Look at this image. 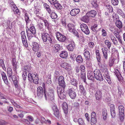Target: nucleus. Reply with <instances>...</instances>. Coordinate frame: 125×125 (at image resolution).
Returning a JSON list of instances; mask_svg holds the SVG:
<instances>
[{"mask_svg": "<svg viewBox=\"0 0 125 125\" xmlns=\"http://www.w3.org/2000/svg\"><path fill=\"white\" fill-rule=\"evenodd\" d=\"M54 92L52 89H50L48 93L46 91V90L44 91V97L46 100L48 99L52 101L53 102L54 101Z\"/></svg>", "mask_w": 125, "mask_h": 125, "instance_id": "obj_1", "label": "nucleus"}, {"mask_svg": "<svg viewBox=\"0 0 125 125\" xmlns=\"http://www.w3.org/2000/svg\"><path fill=\"white\" fill-rule=\"evenodd\" d=\"M28 80L31 83L33 82L35 84H38L39 80L38 76L34 73H29L28 75Z\"/></svg>", "mask_w": 125, "mask_h": 125, "instance_id": "obj_2", "label": "nucleus"}, {"mask_svg": "<svg viewBox=\"0 0 125 125\" xmlns=\"http://www.w3.org/2000/svg\"><path fill=\"white\" fill-rule=\"evenodd\" d=\"M64 89L61 87L57 88V92L59 98L63 100L66 98V93L64 92Z\"/></svg>", "mask_w": 125, "mask_h": 125, "instance_id": "obj_3", "label": "nucleus"}, {"mask_svg": "<svg viewBox=\"0 0 125 125\" xmlns=\"http://www.w3.org/2000/svg\"><path fill=\"white\" fill-rule=\"evenodd\" d=\"M42 38L44 42H48L50 43H52V39L49 35L47 33H42Z\"/></svg>", "mask_w": 125, "mask_h": 125, "instance_id": "obj_4", "label": "nucleus"}, {"mask_svg": "<svg viewBox=\"0 0 125 125\" xmlns=\"http://www.w3.org/2000/svg\"><path fill=\"white\" fill-rule=\"evenodd\" d=\"M119 112L120 118L121 121H123L124 118V108L122 105H120L118 107Z\"/></svg>", "mask_w": 125, "mask_h": 125, "instance_id": "obj_5", "label": "nucleus"}, {"mask_svg": "<svg viewBox=\"0 0 125 125\" xmlns=\"http://www.w3.org/2000/svg\"><path fill=\"white\" fill-rule=\"evenodd\" d=\"M94 76L95 78L97 80L102 81L104 79L100 71L98 69H96L94 71Z\"/></svg>", "mask_w": 125, "mask_h": 125, "instance_id": "obj_6", "label": "nucleus"}, {"mask_svg": "<svg viewBox=\"0 0 125 125\" xmlns=\"http://www.w3.org/2000/svg\"><path fill=\"white\" fill-rule=\"evenodd\" d=\"M46 90L45 88H42L41 87H38L37 90V95L38 98L41 99L44 96V91Z\"/></svg>", "mask_w": 125, "mask_h": 125, "instance_id": "obj_7", "label": "nucleus"}, {"mask_svg": "<svg viewBox=\"0 0 125 125\" xmlns=\"http://www.w3.org/2000/svg\"><path fill=\"white\" fill-rule=\"evenodd\" d=\"M81 29L82 31L86 35L90 33V31L87 25L83 23L80 25Z\"/></svg>", "mask_w": 125, "mask_h": 125, "instance_id": "obj_8", "label": "nucleus"}, {"mask_svg": "<svg viewBox=\"0 0 125 125\" xmlns=\"http://www.w3.org/2000/svg\"><path fill=\"white\" fill-rule=\"evenodd\" d=\"M56 35L57 39L60 42H64L66 40V37L59 32H56Z\"/></svg>", "mask_w": 125, "mask_h": 125, "instance_id": "obj_9", "label": "nucleus"}, {"mask_svg": "<svg viewBox=\"0 0 125 125\" xmlns=\"http://www.w3.org/2000/svg\"><path fill=\"white\" fill-rule=\"evenodd\" d=\"M58 84L61 88L65 89L66 86L65 83L64 81V78L63 76H60L58 78Z\"/></svg>", "mask_w": 125, "mask_h": 125, "instance_id": "obj_10", "label": "nucleus"}, {"mask_svg": "<svg viewBox=\"0 0 125 125\" xmlns=\"http://www.w3.org/2000/svg\"><path fill=\"white\" fill-rule=\"evenodd\" d=\"M67 92L72 99H74L75 98L76 94L73 89L71 88L69 89L68 90Z\"/></svg>", "mask_w": 125, "mask_h": 125, "instance_id": "obj_11", "label": "nucleus"}, {"mask_svg": "<svg viewBox=\"0 0 125 125\" xmlns=\"http://www.w3.org/2000/svg\"><path fill=\"white\" fill-rule=\"evenodd\" d=\"M21 35L22 42L23 45L26 47H27L28 44L25 32L23 31H22L21 33Z\"/></svg>", "mask_w": 125, "mask_h": 125, "instance_id": "obj_12", "label": "nucleus"}, {"mask_svg": "<svg viewBox=\"0 0 125 125\" xmlns=\"http://www.w3.org/2000/svg\"><path fill=\"white\" fill-rule=\"evenodd\" d=\"M91 124L92 125H95L97 122L96 115L94 112H92L91 114Z\"/></svg>", "mask_w": 125, "mask_h": 125, "instance_id": "obj_13", "label": "nucleus"}, {"mask_svg": "<svg viewBox=\"0 0 125 125\" xmlns=\"http://www.w3.org/2000/svg\"><path fill=\"white\" fill-rule=\"evenodd\" d=\"M67 28L69 31L72 32L75 31V26L73 23H69L67 25Z\"/></svg>", "mask_w": 125, "mask_h": 125, "instance_id": "obj_14", "label": "nucleus"}, {"mask_svg": "<svg viewBox=\"0 0 125 125\" xmlns=\"http://www.w3.org/2000/svg\"><path fill=\"white\" fill-rule=\"evenodd\" d=\"M12 5H11V7L12 10L14 12V13L15 14H16L19 15L20 14V12H19V10L17 8L15 5L13 3H12Z\"/></svg>", "mask_w": 125, "mask_h": 125, "instance_id": "obj_15", "label": "nucleus"}, {"mask_svg": "<svg viewBox=\"0 0 125 125\" xmlns=\"http://www.w3.org/2000/svg\"><path fill=\"white\" fill-rule=\"evenodd\" d=\"M115 106L113 104H111L110 105V110L111 116L112 118L115 117L116 113L115 110Z\"/></svg>", "mask_w": 125, "mask_h": 125, "instance_id": "obj_16", "label": "nucleus"}, {"mask_svg": "<svg viewBox=\"0 0 125 125\" xmlns=\"http://www.w3.org/2000/svg\"><path fill=\"white\" fill-rule=\"evenodd\" d=\"M117 59L115 55H111V57L110 58L109 62V65L110 66H112L114 63L115 60Z\"/></svg>", "mask_w": 125, "mask_h": 125, "instance_id": "obj_17", "label": "nucleus"}, {"mask_svg": "<svg viewBox=\"0 0 125 125\" xmlns=\"http://www.w3.org/2000/svg\"><path fill=\"white\" fill-rule=\"evenodd\" d=\"M34 7L35 9L34 11V13L36 16L38 17V18L41 19L42 17H41L40 15V10L39 8V7H37L35 5Z\"/></svg>", "mask_w": 125, "mask_h": 125, "instance_id": "obj_18", "label": "nucleus"}, {"mask_svg": "<svg viewBox=\"0 0 125 125\" xmlns=\"http://www.w3.org/2000/svg\"><path fill=\"white\" fill-rule=\"evenodd\" d=\"M12 61L13 70L14 71H16L17 68V66L18 64L17 62H16L15 56L13 57Z\"/></svg>", "mask_w": 125, "mask_h": 125, "instance_id": "obj_19", "label": "nucleus"}, {"mask_svg": "<svg viewBox=\"0 0 125 125\" xmlns=\"http://www.w3.org/2000/svg\"><path fill=\"white\" fill-rule=\"evenodd\" d=\"M88 79L91 80H93L94 78V72L89 71L88 72L87 74Z\"/></svg>", "mask_w": 125, "mask_h": 125, "instance_id": "obj_20", "label": "nucleus"}, {"mask_svg": "<svg viewBox=\"0 0 125 125\" xmlns=\"http://www.w3.org/2000/svg\"><path fill=\"white\" fill-rule=\"evenodd\" d=\"M102 92L99 90H97L95 93V96L96 100H100L102 98Z\"/></svg>", "mask_w": 125, "mask_h": 125, "instance_id": "obj_21", "label": "nucleus"}, {"mask_svg": "<svg viewBox=\"0 0 125 125\" xmlns=\"http://www.w3.org/2000/svg\"><path fill=\"white\" fill-rule=\"evenodd\" d=\"M96 11L94 10H92L86 13V15L89 17H94L96 15Z\"/></svg>", "mask_w": 125, "mask_h": 125, "instance_id": "obj_22", "label": "nucleus"}, {"mask_svg": "<svg viewBox=\"0 0 125 125\" xmlns=\"http://www.w3.org/2000/svg\"><path fill=\"white\" fill-rule=\"evenodd\" d=\"M79 90L80 92L82 95H85L86 94V91L83 86L81 84L79 85Z\"/></svg>", "mask_w": 125, "mask_h": 125, "instance_id": "obj_23", "label": "nucleus"}, {"mask_svg": "<svg viewBox=\"0 0 125 125\" xmlns=\"http://www.w3.org/2000/svg\"><path fill=\"white\" fill-rule=\"evenodd\" d=\"M80 11L79 9H74L71 10L70 12V14L72 16H74L77 14Z\"/></svg>", "mask_w": 125, "mask_h": 125, "instance_id": "obj_24", "label": "nucleus"}, {"mask_svg": "<svg viewBox=\"0 0 125 125\" xmlns=\"http://www.w3.org/2000/svg\"><path fill=\"white\" fill-rule=\"evenodd\" d=\"M62 107L64 113L67 114L68 112V106L67 103L65 102L63 103L62 104Z\"/></svg>", "mask_w": 125, "mask_h": 125, "instance_id": "obj_25", "label": "nucleus"}, {"mask_svg": "<svg viewBox=\"0 0 125 125\" xmlns=\"http://www.w3.org/2000/svg\"><path fill=\"white\" fill-rule=\"evenodd\" d=\"M75 47V44L74 42H72L67 46V48L69 51H72Z\"/></svg>", "mask_w": 125, "mask_h": 125, "instance_id": "obj_26", "label": "nucleus"}, {"mask_svg": "<svg viewBox=\"0 0 125 125\" xmlns=\"http://www.w3.org/2000/svg\"><path fill=\"white\" fill-rule=\"evenodd\" d=\"M7 74L8 76L9 77H10L12 78V80L13 81V77L12 78V73L11 69L10 67L8 68L7 69Z\"/></svg>", "mask_w": 125, "mask_h": 125, "instance_id": "obj_27", "label": "nucleus"}, {"mask_svg": "<svg viewBox=\"0 0 125 125\" xmlns=\"http://www.w3.org/2000/svg\"><path fill=\"white\" fill-rule=\"evenodd\" d=\"M53 108L54 111V115L56 117L58 118L59 116V112L58 109L56 106H53Z\"/></svg>", "mask_w": 125, "mask_h": 125, "instance_id": "obj_28", "label": "nucleus"}, {"mask_svg": "<svg viewBox=\"0 0 125 125\" xmlns=\"http://www.w3.org/2000/svg\"><path fill=\"white\" fill-rule=\"evenodd\" d=\"M33 50L35 52L37 51L39 49V45L36 42H34L32 44Z\"/></svg>", "mask_w": 125, "mask_h": 125, "instance_id": "obj_29", "label": "nucleus"}, {"mask_svg": "<svg viewBox=\"0 0 125 125\" xmlns=\"http://www.w3.org/2000/svg\"><path fill=\"white\" fill-rule=\"evenodd\" d=\"M1 74L2 79L5 83L6 84L8 85V81L5 73L3 72H2L1 73Z\"/></svg>", "mask_w": 125, "mask_h": 125, "instance_id": "obj_30", "label": "nucleus"}, {"mask_svg": "<svg viewBox=\"0 0 125 125\" xmlns=\"http://www.w3.org/2000/svg\"><path fill=\"white\" fill-rule=\"evenodd\" d=\"M70 83L72 85L77 87L78 82L74 78H70Z\"/></svg>", "mask_w": 125, "mask_h": 125, "instance_id": "obj_31", "label": "nucleus"}, {"mask_svg": "<svg viewBox=\"0 0 125 125\" xmlns=\"http://www.w3.org/2000/svg\"><path fill=\"white\" fill-rule=\"evenodd\" d=\"M102 115L104 119L105 120L107 118V111L106 109L104 108L102 110Z\"/></svg>", "mask_w": 125, "mask_h": 125, "instance_id": "obj_32", "label": "nucleus"}, {"mask_svg": "<svg viewBox=\"0 0 125 125\" xmlns=\"http://www.w3.org/2000/svg\"><path fill=\"white\" fill-rule=\"evenodd\" d=\"M43 6L49 13H51L52 12V10L50 8V6L48 4L45 3L43 4Z\"/></svg>", "mask_w": 125, "mask_h": 125, "instance_id": "obj_33", "label": "nucleus"}, {"mask_svg": "<svg viewBox=\"0 0 125 125\" xmlns=\"http://www.w3.org/2000/svg\"><path fill=\"white\" fill-rule=\"evenodd\" d=\"M43 23L41 22L40 23H37V27L39 30L41 31H43L44 29L43 28Z\"/></svg>", "mask_w": 125, "mask_h": 125, "instance_id": "obj_34", "label": "nucleus"}, {"mask_svg": "<svg viewBox=\"0 0 125 125\" xmlns=\"http://www.w3.org/2000/svg\"><path fill=\"white\" fill-rule=\"evenodd\" d=\"M28 13H26L24 14L25 20L26 23V24L27 25L28 24L30 21V20L29 19V16L28 15Z\"/></svg>", "mask_w": 125, "mask_h": 125, "instance_id": "obj_35", "label": "nucleus"}, {"mask_svg": "<svg viewBox=\"0 0 125 125\" xmlns=\"http://www.w3.org/2000/svg\"><path fill=\"white\" fill-rule=\"evenodd\" d=\"M115 24L116 26L119 29L121 28L122 27V23L120 20H117Z\"/></svg>", "mask_w": 125, "mask_h": 125, "instance_id": "obj_36", "label": "nucleus"}, {"mask_svg": "<svg viewBox=\"0 0 125 125\" xmlns=\"http://www.w3.org/2000/svg\"><path fill=\"white\" fill-rule=\"evenodd\" d=\"M30 31L31 33L33 34V35L36 33V30L35 27L34 26H31L30 28Z\"/></svg>", "mask_w": 125, "mask_h": 125, "instance_id": "obj_37", "label": "nucleus"}, {"mask_svg": "<svg viewBox=\"0 0 125 125\" xmlns=\"http://www.w3.org/2000/svg\"><path fill=\"white\" fill-rule=\"evenodd\" d=\"M104 42L105 44L107 46L108 48L109 49H110L111 46V43L107 40H105Z\"/></svg>", "mask_w": 125, "mask_h": 125, "instance_id": "obj_38", "label": "nucleus"}, {"mask_svg": "<svg viewBox=\"0 0 125 125\" xmlns=\"http://www.w3.org/2000/svg\"><path fill=\"white\" fill-rule=\"evenodd\" d=\"M78 120H79L78 123L79 125H86L84 120L83 118H79L78 119Z\"/></svg>", "mask_w": 125, "mask_h": 125, "instance_id": "obj_39", "label": "nucleus"}, {"mask_svg": "<svg viewBox=\"0 0 125 125\" xmlns=\"http://www.w3.org/2000/svg\"><path fill=\"white\" fill-rule=\"evenodd\" d=\"M51 14V17L53 19H56L57 17V16L56 14L54 12H53L52 10V12L50 13Z\"/></svg>", "mask_w": 125, "mask_h": 125, "instance_id": "obj_40", "label": "nucleus"}, {"mask_svg": "<svg viewBox=\"0 0 125 125\" xmlns=\"http://www.w3.org/2000/svg\"><path fill=\"white\" fill-rule=\"evenodd\" d=\"M81 77L83 81L85 83L86 81V77L85 76V72H81Z\"/></svg>", "mask_w": 125, "mask_h": 125, "instance_id": "obj_41", "label": "nucleus"}, {"mask_svg": "<svg viewBox=\"0 0 125 125\" xmlns=\"http://www.w3.org/2000/svg\"><path fill=\"white\" fill-rule=\"evenodd\" d=\"M89 17L87 16L86 15L82 18V20L84 22H87L89 20Z\"/></svg>", "mask_w": 125, "mask_h": 125, "instance_id": "obj_42", "label": "nucleus"}, {"mask_svg": "<svg viewBox=\"0 0 125 125\" xmlns=\"http://www.w3.org/2000/svg\"><path fill=\"white\" fill-rule=\"evenodd\" d=\"M106 8L107 9L109 12H111L113 11V8L110 5H107L106 6Z\"/></svg>", "mask_w": 125, "mask_h": 125, "instance_id": "obj_43", "label": "nucleus"}, {"mask_svg": "<svg viewBox=\"0 0 125 125\" xmlns=\"http://www.w3.org/2000/svg\"><path fill=\"white\" fill-rule=\"evenodd\" d=\"M0 66L2 67L4 70H5L6 68L5 67L3 60L2 59L0 60Z\"/></svg>", "mask_w": 125, "mask_h": 125, "instance_id": "obj_44", "label": "nucleus"}, {"mask_svg": "<svg viewBox=\"0 0 125 125\" xmlns=\"http://www.w3.org/2000/svg\"><path fill=\"white\" fill-rule=\"evenodd\" d=\"M43 22L44 23V26L45 28L48 29V30L50 31L49 26V23L48 21L46 20H44Z\"/></svg>", "mask_w": 125, "mask_h": 125, "instance_id": "obj_45", "label": "nucleus"}, {"mask_svg": "<svg viewBox=\"0 0 125 125\" xmlns=\"http://www.w3.org/2000/svg\"><path fill=\"white\" fill-rule=\"evenodd\" d=\"M61 66L62 67L65 69H67L69 67V65L68 63L66 62H64L62 63Z\"/></svg>", "mask_w": 125, "mask_h": 125, "instance_id": "obj_46", "label": "nucleus"}, {"mask_svg": "<svg viewBox=\"0 0 125 125\" xmlns=\"http://www.w3.org/2000/svg\"><path fill=\"white\" fill-rule=\"evenodd\" d=\"M54 5L55 7L57 9H61L62 8V6L60 4L58 3V1Z\"/></svg>", "mask_w": 125, "mask_h": 125, "instance_id": "obj_47", "label": "nucleus"}, {"mask_svg": "<svg viewBox=\"0 0 125 125\" xmlns=\"http://www.w3.org/2000/svg\"><path fill=\"white\" fill-rule=\"evenodd\" d=\"M76 60L77 62L80 63L83 61V59L81 55H78L76 58Z\"/></svg>", "mask_w": 125, "mask_h": 125, "instance_id": "obj_48", "label": "nucleus"}, {"mask_svg": "<svg viewBox=\"0 0 125 125\" xmlns=\"http://www.w3.org/2000/svg\"><path fill=\"white\" fill-rule=\"evenodd\" d=\"M117 13L122 16L123 17H125L124 13L120 9H117Z\"/></svg>", "mask_w": 125, "mask_h": 125, "instance_id": "obj_49", "label": "nucleus"}, {"mask_svg": "<svg viewBox=\"0 0 125 125\" xmlns=\"http://www.w3.org/2000/svg\"><path fill=\"white\" fill-rule=\"evenodd\" d=\"M14 23H15L14 22L10 23L9 20H8L7 21V26L8 27L9 29H11L12 27V25H14V24H13Z\"/></svg>", "mask_w": 125, "mask_h": 125, "instance_id": "obj_50", "label": "nucleus"}, {"mask_svg": "<svg viewBox=\"0 0 125 125\" xmlns=\"http://www.w3.org/2000/svg\"><path fill=\"white\" fill-rule=\"evenodd\" d=\"M54 48H55V51L57 52H58L60 49V46L58 44L55 45Z\"/></svg>", "mask_w": 125, "mask_h": 125, "instance_id": "obj_51", "label": "nucleus"}, {"mask_svg": "<svg viewBox=\"0 0 125 125\" xmlns=\"http://www.w3.org/2000/svg\"><path fill=\"white\" fill-rule=\"evenodd\" d=\"M27 35L28 37V39L29 40H30L33 37V34L31 33H29L27 31Z\"/></svg>", "mask_w": 125, "mask_h": 125, "instance_id": "obj_52", "label": "nucleus"}, {"mask_svg": "<svg viewBox=\"0 0 125 125\" xmlns=\"http://www.w3.org/2000/svg\"><path fill=\"white\" fill-rule=\"evenodd\" d=\"M22 76L23 79L25 80L26 79L27 76V72L26 71H23Z\"/></svg>", "mask_w": 125, "mask_h": 125, "instance_id": "obj_53", "label": "nucleus"}, {"mask_svg": "<svg viewBox=\"0 0 125 125\" xmlns=\"http://www.w3.org/2000/svg\"><path fill=\"white\" fill-rule=\"evenodd\" d=\"M91 4L94 7L96 8L97 7L96 0H93V1H92L91 2Z\"/></svg>", "mask_w": 125, "mask_h": 125, "instance_id": "obj_54", "label": "nucleus"}, {"mask_svg": "<svg viewBox=\"0 0 125 125\" xmlns=\"http://www.w3.org/2000/svg\"><path fill=\"white\" fill-rule=\"evenodd\" d=\"M52 5H54L58 1L56 0H48Z\"/></svg>", "mask_w": 125, "mask_h": 125, "instance_id": "obj_55", "label": "nucleus"}, {"mask_svg": "<svg viewBox=\"0 0 125 125\" xmlns=\"http://www.w3.org/2000/svg\"><path fill=\"white\" fill-rule=\"evenodd\" d=\"M88 45L89 47L93 48L95 46V44L93 42H90L88 43Z\"/></svg>", "mask_w": 125, "mask_h": 125, "instance_id": "obj_56", "label": "nucleus"}, {"mask_svg": "<svg viewBox=\"0 0 125 125\" xmlns=\"http://www.w3.org/2000/svg\"><path fill=\"white\" fill-rule=\"evenodd\" d=\"M119 1L118 0H112V3L114 5H116L118 4Z\"/></svg>", "mask_w": 125, "mask_h": 125, "instance_id": "obj_57", "label": "nucleus"}, {"mask_svg": "<svg viewBox=\"0 0 125 125\" xmlns=\"http://www.w3.org/2000/svg\"><path fill=\"white\" fill-rule=\"evenodd\" d=\"M101 31L102 35L104 37L106 36L107 35L106 31L103 29H102Z\"/></svg>", "mask_w": 125, "mask_h": 125, "instance_id": "obj_58", "label": "nucleus"}, {"mask_svg": "<svg viewBox=\"0 0 125 125\" xmlns=\"http://www.w3.org/2000/svg\"><path fill=\"white\" fill-rule=\"evenodd\" d=\"M112 41L113 43L115 45L117 46L119 45L118 42L116 38L112 40Z\"/></svg>", "mask_w": 125, "mask_h": 125, "instance_id": "obj_59", "label": "nucleus"}, {"mask_svg": "<svg viewBox=\"0 0 125 125\" xmlns=\"http://www.w3.org/2000/svg\"><path fill=\"white\" fill-rule=\"evenodd\" d=\"M115 73L117 76H119L120 75H121V73H120V72L119 71L118 69H117L115 70Z\"/></svg>", "mask_w": 125, "mask_h": 125, "instance_id": "obj_60", "label": "nucleus"}, {"mask_svg": "<svg viewBox=\"0 0 125 125\" xmlns=\"http://www.w3.org/2000/svg\"><path fill=\"white\" fill-rule=\"evenodd\" d=\"M118 41L119 42L121 45H123V42L122 41L121 36L117 38Z\"/></svg>", "mask_w": 125, "mask_h": 125, "instance_id": "obj_61", "label": "nucleus"}, {"mask_svg": "<svg viewBox=\"0 0 125 125\" xmlns=\"http://www.w3.org/2000/svg\"><path fill=\"white\" fill-rule=\"evenodd\" d=\"M114 33V35L117 38H118L119 37L121 36L119 35V33L117 31H115Z\"/></svg>", "mask_w": 125, "mask_h": 125, "instance_id": "obj_62", "label": "nucleus"}, {"mask_svg": "<svg viewBox=\"0 0 125 125\" xmlns=\"http://www.w3.org/2000/svg\"><path fill=\"white\" fill-rule=\"evenodd\" d=\"M80 68L81 72H85V67L83 65H81L80 66Z\"/></svg>", "mask_w": 125, "mask_h": 125, "instance_id": "obj_63", "label": "nucleus"}, {"mask_svg": "<svg viewBox=\"0 0 125 125\" xmlns=\"http://www.w3.org/2000/svg\"><path fill=\"white\" fill-rule=\"evenodd\" d=\"M61 23H62V25L64 27H66V21L64 19H62L61 21Z\"/></svg>", "mask_w": 125, "mask_h": 125, "instance_id": "obj_64", "label": "nucleus"}]
</instances>
